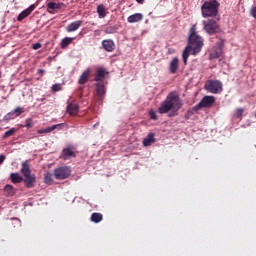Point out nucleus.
Returning a JSON list of instances; mask_svg holds the SVG:
<instances>
[{"mask_svg": "<svg viewBox=\"0 0 256 256\" xmlns=\"http://www.w3.org/2000/svg\"><path fill=\"white\" fill-rule=\"evenodd\" d=\"M202 48L203 38L196 35V26H192L190 28V36L188 37V46H186V49H183V53L181 55L183 58V65H188V58L190 57V54L196 56L201 53Z\"/></svg>", "mask_w": 256, "mask_h": 256, "instance_id": "f257e3e1", "label": "nucleus"}, {"mask_svg": "<svg viewBox=\"0 0 256 256\" xmlns=\"http://www.w3.org/2000/svg\"><path fill=\"white\" fill-rule=\"evenodd\" d=\"M21 174L18 173L10 174V180L12 184H18L23 182L25 188L32 189L36 185V176L32 174V170L29 169V164L27 161L21 163Z\"/></svg>", "mask_w": 256, "mask_h": 256, "instance_id": "f03ea898", "label": "nucleus"}, {"mask_svg": "<svg viewBox=\"0 0 256 256\" xmlns=\"http://www.w3.org/2000/svg\"><path fill=\"white\" fill-rule=\"evenodd\" d=\"M181 109V101L179 96L174 92L168 93L164 102L159 104V108H157V113L160 115L168 114L171 110H179Z\"/></svg>", "mask_w": 256, "mask_h": 256, "instance_id": "7ed1b4c3", "label": "nucleus"}, {"mask_svg": "<svg viewBox=\"0 0 256 256\" xmlns=\"http://www.w3.org/2000/svg\"><path fill=\"white\" fill-rule=\"evenodd\" d=\"M106 75H109V71H106V69H104L103 67L95 70V77L93 78V80L95 82H98L97 84H95V93L98 94V100L100 102H102V100L104 99V94H106V91L104 89V82L102 81V79H104Z\"/></svg>", "mask_w": 256, "mask_h": 256, "instance_id": "20e7f679", "label": "nucleus"}, {"mask_svg": "<svg viewBox=\"0 0 256 256\" xmlns=\"http://www.w3.org/2000/svg\"><path fill=\"white\" fill-rule=\"evenodd\" d=\"M218 13V1L210 0L203 2L201 6V15L203 18L216 17Z\"/></svg>", "mask_w": 256, "mask_h": 256, "instance_id": "39448f33", "label": "nucleus"}, {"mask_svg": "<svg viewBox=\"0 0 256 256\" xmlns=\"http://www.w3.org/2000/svg\"><path fill=\"white\" fill-rule=\"evenodd\" d=\"M203 31L207 33L208 35H214L221 31V29L218 27V23L214 19H207L203 20Z\"/></svg>", "mask_w": 256, "mask_h": 256, "instance_id": "423d86ee", "label": "nucleus"}, {"mask_svg": "<svg viewBox=\"0 0 256 256\" xmlns=\"http://www.w3.org/2000/svg\"><path fill=\"white\" fill-rule=\"evenodd\" d=\"M205 90L212 94H218L223 90V88L221 82H218L216 80H208L207 82H205Z\"/></svg>", "mask_w": 256, "mask_h": 256, "instance_id": "0eeeda50", "label": "nucleus"}, {"mask_svg": "<svg viewBox=\"0 0 256 256\" xmlns=\"http://www.w3.org/2000/svg\"><path fill=\"white\" fill-rule=\"evenodd\" d=\"M71 175V169L66 166L58 167L54 169V178L56 180H65Z\"/></svg>", "mask_w": 256, "mask_h": 256, "instance_id": "6e6552de", "label": "nucleus"}, {"mask_svg": "<svg viewBox=\"0 0 256 256\" xmlns=\"http://www.w3.org/2000/svg\"><path fill=\"white\" fill-rule=\"evenodd\" d=\"M214 101V96H204L203 99H201V102H199V104H196L194 108L196 110H200L203 108L212 107V105H214Z\"/></svg>", "mask_w": 256, "mask_h": 256, "instance_id": "1a4fd4ad", "label": "nucleus"}, {"mask_svg": "<svg viewBox=\"0 0 256 256\" xmlns=\"http://www.w3.org/2000/svg\"><path fill=\"white\" fill-rule=\"evenodd\" d=\"M35 9H36V5H34V4L30 5V7H27V9L23 10V12L18 14V16L16 17V21H18V22L23 21L29 15H31L32 12H34Z\"/></svg>", "mask_w": 256, "mask_h": 256, "instance_id": "9d476101", "label": "nucleus"}, {"mask_svg": "<svg viewBox=\"0 0 256 256\" xmlns=\"http://www.w3.org/2000/svg\"><path fill=\"white\" fill-rule=\"evenodd\" d=\"M102 49L106 52H113L115 50V42L112 39L102 40Z\"/></svg>", "mask_w": 256, "mask_h": 256, "instance_id": "9b49d317", "label": "nucleus"}, {"mask_svg": "<svg viewBox=\"0 0 256 256\" xmlns=\"http://www.w3.org/2000/svg\"><path fill=\"white\" fill-rule=\"evenodd\" d=\"M144 19V15L141 13H135L132 14L130 16H128V18H126V22L133 24V23H139Z\"/></svg>", "mask_w": 256, "mask_h": 256, "instance_id": "f8f14e48", "label": "nucleus"}, {"mask_svg": "<svg viewBox=\"0 0 256 256\" xmlns=\"http://www.w3.org/2000/svg\"><path fill=\"white\" fill-rule=\"evenodd\" d=\"M223 47H224V40H218V42H216V46L214 47V54L216 58L221 57V55H223Z\"/></svg>", "mask_w": 256, "mask_h": 256, "instance_id": "ddd939ff", "label": "nucleus"}, {"mask_svg": "<svg viewBox=\"0 0 256 256\" xmlns=\"http://www.w3.org/2000/svg\"><path fill=\"white\" fill-rule=\"evenodd\" d=\"M91 76V69L84 70L82 75H80V79H78V84L85 85L89 82V77Z\"/></svg>", "mask_w": 256, "mask_h": 256, "instance_id": "4468645a", "label": "nucleus"}, {"mask_svg": "<svg viewBox=\"0 0 256 256\" xmlns=\"http://www.w3.org/2000/svg\"><path fill=\"white\" fill-rule=\"evenodd\" d=\"M78 104H75L73 102H69V104H67V114L71 115V116H75L78 114Z\"/></svg>", "mask_w": 256, "mask_h": 256, "instance_id": "2eb2a0df", "label": "nucleus"}, {"mask_svg": "<svg viewBox=\"0 0 256 256\" xmlns=\"http://www.w3.org/2000/svg\"><path fill=\"white\" fill-rule=\"evenodd\" d=\"M81 26H82V21L81 20H78V21H75V22H71V24L67 25V28H66L67 33L75 32Z\"/></svg>", "mask_w": 256, "mask_h": 256, "instance_id": "dca6fc26", "label": "nucleus"}, {"mask_svg": "<svg viewBox=\"0 0 256 256\" xmlns=\"http://www.w3.org/2000/svg\"><path fill=\"white\" fill-rule=\"evenodd\" d=\"M179 69V58L174 57L172 58V60L170 61V74H175L177 73V70Z\"/></svg>", "mask_w": 256, "mask_h": 256, "instance_id": "f3484780", "label": "nucleus"}, {"mask_svg": "<svg viewBox=\"0 0 256 256\" xmlns=\"http://www.w3.org/2000/svg\"><path fill=\"white\" fill-rule=\"evenodd\" d=\"M63 6H65L64 3L49 2L47 3V12L51 13V11L62 9Z\"/></svg>", "mask_w": 256, "mask_h": 256, "instance_id": "a211bd4d", "label": "nucleus"}, {"mask_svg": "<svg viewBox=\"0 0 256 256\" xmlns=\"http://www.w3.org/2000/svg\"><path fill=\"white\" fill-rule=\"evenodd\" d=\"M70 158H75V153L72 148L62 149V159L68 160Z\"/></svg>", "mask_w": 256, "mask_h": 256, "instance_id": "6ab92c4d", "label": "nucleus"}, {"mask_svg": "<svg viewBox=\"0 0 256 256\" xmlns=\"http://www.w3.org/2000/svg\"><path fill=\"white\" fill-rule=\"evenodd\" d=\"M142 143H143L144 147H148V146L152 145L153 143H155V134L149 133L148 136H146V138H144V141Z\"/></svg>", "mask_w": 256, "mask_h": 256, "instance_id": "aec40b11", "label": "nucleus"}, {"mask_svg": "<svg viewBox=\"0 0 256 256\" xmlns=\"http://www.w3.org/2000/svg\"><path fill=\"white\" fill-rule=\"evenodd\" d=\"M60 128V124H56L54 126H49L45 129H40L37 131L38 134H48V133H51L52 131L56 130Z\"/></svg>", "mask_w": 256, "mask_h": 256, "instance_id": "412c9836", "label": "nucleus"}, {"mask_svg": "<svg viewBox=\"0 0 256 256\" xmlns=\"http://www.w3.org/2000/svg\"><path fill=\"white\" fill-rule=\"evenodd\" d=\"M74 38L71 37H65L64 39H62V41L60 42V48L62 49H67V47L73 42Z\"/></svg>", "mask_w": 256, "mask_h": 256, "instance_id": "4be33fe9", "label": "nucleus"}, {"mask_svg": "<svg viewBox=\"0 0 256 256\" xmlns=\"http://www.w3.org/2000/svg\"><path fill=\"white\" fill-rule=\"evenodd\" d=\"M103 216L101 213H93L91 214V222L98 224L102 222Z\"/></svg>", "mask_w": 256, "mask_h": 256, "instance_id": "5701e85b", "label": "nucleus"}, {"mask_svg": "<svg viewBox=\"0 0 256 256\" xmlns=\"http://www.w3.org/2000/svg\"><path fill=\"white\" fill-rule=\"evenodd\" d=\"M98 17L104 19L106 17V9L103 5H98Z\"/></svg>", "mask_w": 256, "mask_h": 256, "instance_id": "b1692460", "label": "nucleus"}, {"mask_svg": "<svg viewBox=\"0 0 256 256\" xmlns=\"http://www.w3.org/2000/svg\"><path fill=\"white\" fill-rule=\"evenodd\" d=\"M117 32V26H108L104 29L106 34H115Z\"/></svg>", "mask_w": 256, "mask_h": 256, "instance_id": "393cba45", "label": "nucleus"}, {"mask_svg": "<svg viewBox=\"0 0 256 256\" xmlns=\"http://www.w3.org/2000/svg\"><path fill=\"white\" fill-rule=\"evenodd\" d=\"M4 191L8 193V196H14V187L12 185H5Z\"/></svg>", "mask_w": 256, "mask_h": 256, "instance_id": "a878e982", "label": "nucleus"}, {"mask_svg": "<svg viewBox=\"0 0 256 256\" xmlns=\"http://www.w3.org/2000/svg\"><path fill=\"white\" fill-rule=\"evenodd\" d=\"M14 133H16V129L15 128H12L8 131H5V133H3V139H7V138H10L14 135Z\"/></svg>", "mask_w": 256, "mask_h": 256, "instance_id": "bb28decb", "label": "nucleus"}, {"mask_svg": "<svg viewBox=\"0 0 256 256\" xmlns=\"http://www.w3.org/2000/svg\"><path fill=\"white\" fill-rule=\"evenodd\" d=\"M9 114H14V115H16V116H21V114H23V108H21V107H16V108L14 109V111L9 112Z\"/></svg>", "mask_w": 256, "mask_h": 256, "instance_id": "cd10ccee", "label": "nucleus"}, {"mask_svg": "<svg viewBox=\"0 0 256 256\" xmlns=\"http://www.w3.org/2000/svg\"><path fill=\"white\" fill-rule=\"evenodd\" d=\"M243 113H245V109L244 108L236 109V118H238V119L243 118Z\"/></svg>", "mask_w": 256, "mask_h": 256, "instance_id": "c85d7f7f", "label": "nucleus"}, {"mask_svg": "<svg viewBox=\"0 0 256 256\" xmlns=\"http://www.w3.org/2000/svg\"><path fill=\"white\" fill-rule=\"evenodd\" d=\"M16 117H18V115L14 114V113H8V114H5L4 119H5V121H10Z\"/></svg>", "mask_w": 256, "mask_h": 256, "instance_id": "c756f323", "label": "nucleus"}, {"mask_svg": "<svg viewBox=\"0 0 256 256\" xmlns=\"http://www.w3.org/2000/svg\"><path fill=\"white\" fill-rule=\"evenodd\" d=\"M148 116L150 117V120L157 121V113L153 110H150L148 112Z\"/></svg>", "mask_w": 256, "mask_h": 256, "instance_id": "7c9ffc66", "label": "nucleus"}, {"mask_svg": "<svg viewBox=\"0 0 256 256\" xmlns=\"http://www.w3.org/2000/svg\"><path fill=\"white\" fill-rule=\"evenodd\" d=\"M51 182H53V180L51 179V173H45V184L51 185Z\"/></svg>", "mask_w": 256, "mask_h": 256, "instance_id": "2f4dec72", "label": "nucleus"}, {"mask_svg": "<svg viewBox=\"0 0 256 256\" xmlns=\"http://www.w3.org/2000/svg\"><path fill=\"white\" fill-rule=\"evenodd\" d=\"M249 15L256 19V7H251V9L249 10Z\"/></svg>", "mask_w": 256, "mask_h": 256, "instance_id": "473e14b6", "label": "nucleus"}, {"mask_svg": "<svg viewBox=\"0 0 256 256\" xmlns=\"http://www.w3.org/2000/svg\"><path fill=\"white\" fill-rule=\"evenodd\" d=\"M60 90H62V87L60 86V84H54L52 86V91L53 92H59Z\"/></svg>", "mask_w": 256, "mask_h": 256, "instance_id": "72a5a7b5", "label": "nucleus"}, {"mask_svg": "<svg viewBox=\"0 0 256 256\" xmlns=\"http://www.w3.org/2000/svg\"><path fill=\"white\" fill-rule=\"evenodd\" d=\"M32 127H34V123H32L31 120H27L25 123V128L30 129Z\"/></svg>", "mask_w": 256, "mask_h": 256, "instance_id": "f704fd0d", "label": "nucleus"}, {"mask_svg": "<svg viewBox=\"0 0 256 256\" xmlns=\"http://www.w3.org/2000/svg\"><path fill=\"white\" fill-rule=\"evenodd\" d=\"M40 47H41L40 43H36V44H34V45L32 46V49L38 50V49H40Z\"/></svg>", "mask_w": 256, "mask_h": 256, "instance_id": "c9c22d12", "label": "nucleus"}, {"mask_svg": "<svg viewBox=\"0 0 256 256\" xmlns=\"http://www.w3.org/2000/svg\"><path fill=\"white\" fill-rule=\"evenodd\" d=\"M5 161V155H0V164H3Z\"/></svg>", "mask_w": 256, "mask_h": 256, "instance_id": "e433bc0d", "label": "nucleus"}, {"mask_svg": "<svg viewBox=\"0 0 256 256\" xmlns=\"http://www.w3.org/2000/svg\"><path fill=\"white\" fill-rule=\"evenodd\" d=\"M38 74H40V75L45 74V70H43V69H38Z\"/></svg>", "mask_w": 256, "mask_h": 256, "instance_id": "4c0bfd02", "label": "nucleus"}, {"mask_svg": "<svg viewBox=\"0 0 256 256\" xmlns=\"http://www.w3.org/2000/svg\"><path fill=\"white\" fill-rule=\"evenodd\" d=\"M137 3L141 4L144 3V0H135Z\"/></svg>", "mask_w": 256, "mask_h": 256, "instance_id": "58836bf2", "label": "nucleus"}, {"mask_svg": "<svg viewBox=\"0 0 256 256\" xmlns=\"http://www.w3.org/2000/svg\"><path fill=\"white\" fill-rule=\"evenodd\" d=\"M255 117H256V114H255Z\"/></svg>", "mask_w": 256, "mask_h": 256, "instance_id": "ea45409f", "label": "nucleus"}]
</instances>
